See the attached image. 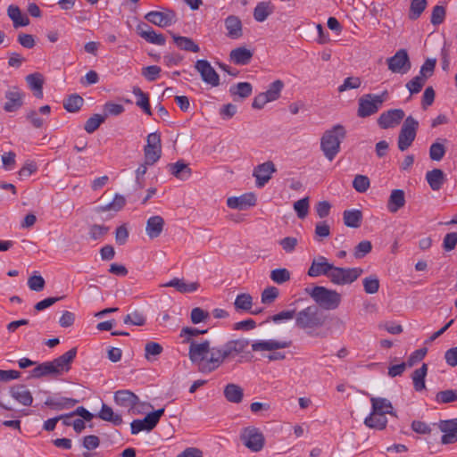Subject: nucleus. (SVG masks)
I'll return each instance as SVG.
<instances>
[{
    "label": "nucleus",
    "instance_id": "obj_1",
    "mask_svg": "<svg viewBox=\"0 0 457 457\" xmlns=\"http://www.w3.org/2000/svg\"><path fill=\"white\" fill-rule=\"evenodd\" d=\"M206 332V329L184 327L179 334L183 338L182 343L189 344L188 358L201 373L208 374L216 370L225 361L244 353L249 345V340L246 338L232 339L218 345H211L209 340L199 343L192 339Z\"/></svg>",
    "mask_w": 457,
    "mask_h": 457
},
{
    "label": "nucleus",
    "instance_id": "obj_2",
    "mask_svg": "<svg viewBox=\"0 0 457 457\" xmlns=\"http://www.w3.org/2000/svg\"><path fill=\"white\" fill-rule=\"evenodd\" d=\"M326 315L317 305H309L295 315V326L311 334L326 322Z\"/></svg>",
    "mask_w": 457,
    "mask_h": 457
},
{
    "label": "nucleus",
    "instance_id": "obj_3",
    "mask_svg": "<svg viewBox=\"0 0 457 457\" xmlns=\"http://www.w3.org/2000/svg\"><path fill=\"white\" fill-rule=\"evenodd\" d=\"M346 136L344 126L337 124L324 132L320 139V148L328 161H333L340 151V144Z\"/></svg>",
    "mask_w": 457,
    "mask_h": 457
},
{
    "label": "nucleus",
    "instance_id": "obj_4",
    "mask_svg": "<svg viewBox=\"0 0 457 457\" xmlns=\"http://www.w3.org/2000/svg\"><path fill=\"white\" fill-rule=\"evenodd\" d=\"M305 292L320 310H335L340 305L341 295L336 290L328 289L323 286H315L312 288H305Z\"/></svg>",
    "mask_w": 457,
    "mask_h": 457
},
{
    "label": "nucleus",
    "instance_id": "obj_5",
    "mask_svg": "<svg viewBox=\"0 0 457 457\" xmlns=\"http://www.w3.org/2000/svg\"><path fill=\"white\" fill-rule=\"evenodd\" d=\"M291 345L290 341H281V340H260L252 344V350L253 352H262V351H269L272 352L267 355L269 361H280L285 359V354L279 352H273L278 349L287 348Z\"/></svg>",
    "mask_w": 457,
    "mask_h": 457
},
{
    "label": "nucleus",
    "instance_id": "obj_6",
    "mask_svg": "<svg viewBox=\"0 0 457 457\" xmlns=\"http://www.w3.org/2000/svg\"><path fill=\"white\" fill-rule=\"evenodd\" d=\"M419 122L412 116H408L401 128L397 145L400 151L407 150L415 140Z\"/></svg>",
    "mask_w": 457,
    "mask_h": 457
},
{
    "label": "nucleus",
    "instance_id": "obj_7",
    "mask_svg": "<svg viewBox=\"0 0 457 457\" xmlns=\"http://www.w3.org/2000/svg\"><path fill=\"white\" fill-rule=\"evenodd\" d=\"M361 268H340L333 267L329 280L335 285H349L354 282L361 274Z\"/></svg>",
    "mask_w": 457,
    "mask_h": 457
},
{
    "label": "nucleus",
    "instance_id": "obj_8",
    "mask_svg": "<svg viewBox=\"0 0 457 457\" xmlns=\"http://www.w3.org/2000/svg\"><path fill=\"white\" fill-rule=\"evenodd\" d=\"M145 19L160 28L170 27L178 21L175 11L169 8H162L161 11H151L145 15Z\"/></svg>",
    "mask_w": 457,
    "mask_h": 457
},
{
    "label": "nucleus",
    "instance_id": "obj_9",
    "mask_svg": "<svg viewBox=\"0 0 457 457\" xmlns=\"http://www.w3.org/2000/svg\"><path fill=\"white\" fill-rule=\"evenodd\" d=\"M388 70L393 73L406 74L411 68L409 54L405 49H399L393 56L386 59Z\"/></svg>",
    "mask_w": 457,
    "mask_h": 457
},
{
    "label": "nucleus",
    "instance_id": "obj_10",
    "mask_svg": "<svg viewBox=\"0 0 457 457\" xmlns=\"http://www.w3.org/2000/svg\"><path fill=\"white\" fill-rule=\"evenodd\" d=\"M145 162L154 165L162 155L161 137L158 133H150L147 136V144L144 147Z\"/></svg>",
    "mask_w": 457,
    "mask_h": 457
},
{
    "label": "nucleus",
    "instance_id": "obj_11",
    "mask_svg": "<svg viewBox=\"0 0 457 457\" xmlns=\"http://www.w3.org/2000/svg\"><path fill=\"white\" fill-rule=\"evenodd\" d=\"M241 440L248 449L255 453L261 451L264 445V436L262 433L254 427L244 428L241 433Z\"/></svg>",
    "mask_w": 457,
    "mask_h": 457
},
{
    "label": "nucleus",
    "instance_id": "obj_12",
    "mask_svg": "<svg viewBox=\"0 0 457 457\" xmlns=\"http://www.w3.org/2000/svg\"><path fill=\"white\" fill-rule=\"evenodd\" d=\"M113 399L117 405L127 409L129 413H139L137 410L139 398L133 392L129 390H118L114 393Z\"/></svg>",
    "mask_w": 457,
    "mask_h": 457
},
{
    "label": "nucleus",
    "instance_id": "obj_13",
    "mask_svg": "<svg viewBox=\"0 0 457 457\" xmlns=\"http://www.w3.org/2000/svg\"><path fill=\"white\" fill-rule=\"evenodd\" d=\"M195 69L200 73L202 80L212 87L220 85V76L207 60H198Z\"/></svg>",
    "mask_w": 457,
    "mask_h": 457
},
{
    "label": "nucleus",
    "instance_id": "obj_14",
    "mask_svg": "<svg viewBox=\"0 0 457 457\" xmlns=\"http://www.w3.org/2000/svg\"><path fill=\"white\" fill-rule=\"evenodd\" d=\"M404 115L405 113L402 109H391L380 114L378 124L383 129L395 128L401 123Z\"/></svg>",
    "mask_w": 457,
    "mask_h": 457
},
{
    "label": "nucleus",
    "instance_id": "obj_15",
    "mask_svg": "<svg viewBox=\"0 0 457 457\" xmlns=\"http://www.w3.org/2000/svg\"><path fill=\"white\" fill-rule=\"evenodd\" d=\"M137 35L146 42L156 46H164L166 38L162 33H157L147 23L140 22L136 28Z\"/></svg>",
    "mask_w": 457,
    "mask_h": 457
},
{
    "label": "nucleus",
    "instance_id": "obj_16",
    "mask_svg": "<svg viewBox=\"0 0 457 457\" xmlns=\"http://www.w3.org/2000/svg\"><path fill=\"white\" fill-rule=\"evenodd\" d=\"M333 267L326 257L319 255L312 260L307 274L312 278L326 276L329 278Z\"/></svg>",
    "mask_w": 457,
    "mask_h": 457
},
{
    "label": "nucleus",
    "instance_id": "obj_17",
    "mask_svg": "<svg viewBox=\"0 0 457 457\" xmlns=\"http://www.w3.org/2000/svg\"><path fill=\"white\" fill-rule=\"evenodd\" d=\"M276 171L274 163L270 161L263 162L254 168L253 176L255 178L256 187H263L271 179L272 173Z\"/></svg>",
    "mask_w": 457,
    "mask_h": 457
},
{
    "label": "nucleus",
    "instance_id": "obj_18",
    "mask_svg": "<svg viewBox=\"0 0 457 457\" xmlns=\"http://www.w3.org/2000/svg\"><path fill=\"white\" fill-rule=\"evenodd\" d=\"M381 106L377 104L372 94L362 96L358 101L357 115L360 118H366L378 112Z\"/></svg>",
    "mask_w": 457,
    "mask_h": 457
},
{
    "label": "nucleus",
    "instance_id": "obj_19",
    "mask_svg": "<svg viewBox=\"0 0 457 457\" xmlns=\"http://www.w3.org/2000/svg\"><path fill=\"white\" fill-rule=\"evenodd\" d=\"M24 94L17 87H12L5 92L6 103L4 110L7 112H16L23 105Z\"/></svg>",
    "mask_w": 457,
    "mask_h": 457
},
{
    "label": "nucleus",
    "instance_id": "obj_20",
    "mask_svg": "<svg viewBox=\"0 0 457 457\" xmlns=\"http://www.w3.org/2000/svg\"><path fill=\"white\" fill-rule=\"evenodd\" d=\"M77 355V348L73 347L52 361L54 369L56 370V374L58 376L68 372L71 368V363Z\"/></svg>",
    "mask_w": 457,
    "mask_h": 457
},
{
    "label": "nucleus",
    "instance_id": "obj_21",
    "mask_svg": "<svg viewBox=\"0 0 457 457\" xmlns=\"http://www.w3.org/2000/svg\"><path fill=\"white\" fill-rule=\"evenodd\" d=\"M256 204V196L253 193L243 194L240 196L228 197L227 205L231 209L246 210Z\"/></svg>",
    "mask_w": 457,
    "mask_h": 457
},
{
    "label": "nucleus",
    "instance_id": "obj_22",
    "mask_svg": "<svg viewBox=\"0 0 457 457\" xmlns=\"http://www.w3.org/2000/svg\"><path fill=\"white\" fill-rule=\"evenodd\" d=\"M439 428L444 433L442 443L445 445L457 442V419L442 420Z\"/></svg>",
    "mask_w": 457,
    "mask_h": 457
},
{
    "label": "nucleus",
    "instance_id": "obj_23",
    "mask_svg": "<svg viewBox=\"0 0 457 457\" xmlns=\"http://www.w3.org/2000/svg\"><path fill=\"white\" fill-rule=\"evenodd\" d=\"M11 396L23 406H30L33 397L30 391L24 385H15L10 388Z\"/></svg>",
    "mask_w": 457,
    "mask_h": 457
},
{
    "label": "nucleus",
    "instance_id": "obj_24",
    "mask_svg": "<svg viewBox=\"0 0 457 457\" xmlns=\"http://www.w3.org/2000/svg\"><path fill=\"white\" fill-rule=\"evenodd\" d=\"M78 403L77 399L54 395L47 397L45 404L53 410L62 411L71 409Z\"/></svg>",
    "mask_w": 457,
    "mask_h": 457
},
{
    "label": "nucleus",
    "instance_id": "obj_25",
    "mask_svg": "<svg viewBox=\"0 0 457 457\" xmlns=\"http://www.w3.org/2000/svg\"><path fill=\"white\" fill-rule=\"evenodd\" d=\"M164 220L160 215H154L148 218L145 224V233L150 239L157 238L161 236L164 228Z\"/></svg>",
    "mask_w": 457,
    "mask_h": 457
},
{
    "label": "nucleus",
    "instance_id": "obj_26",
    "mask_svg": "<svg viewBox=\"0 0 457 457\" xmlns=\"http://www.w3.org/2000/svg\"><path fill=\"white\" fill-rule=\"evenodd\" d=\"M225 28L227 36L231 39H238L243 35L242 22L240 19L235 15H229L225 19Z\"/></svg>",
    "mask_w": 457,
    "mask_h": 457
},
{
    "label": "nucleus",
    "instance_id": "obj_27",
    "mask_svg": "<svg viewBox=\"0 0 457 457\" xmlns=\"http://www.w3.org/2000/svg\"><path fill=\"white\" fill-rule=\"evenodd\" d=\"M167 168L170 174L180 180L188 179L192 174V170L188 164L183 160H179L174 163H170Z\"/></svg>",
    "mask_w": 457,
    "mask_h": 457
},
{
    "label": "nucleus",
    "instance_id": "obj_28",
    "mask_svg": "<svg viewBox=\"0 0 457 457\" xmlns=\"http://www.w3.org/2000/svg\"><path fill=\"white\" fill-rule=\"evenodd\" d=\"M405 204V195L404 192L402 189H394L392 190L388 202H387V210L395 213L401 208H403Z\"/></svg>",
    "mask_w": 457,
    "mask_h": 457
},
{
    "label": "nucleus",
    "instance_id": "obj_29",
    "mask_svg": "<svg viewBox=\"0 0 457 457\" xmlns=\"http://www.w3.org/2000/svg\"><path fill=\"white\" fill-rule=\"evenodd\" d=\"M7 14L12 20L14 28L25 27L29 24V19L26 14H23L21 9L14 4L8 6Z\"/></svg>",
    "mask_w": 457,
    "mask_h": 457
},
{
    "label": "nucleus",
    "instance_id": "obj_30",
    "mask_svg": "<svg viewBox=\"0 0 457 457\" xmlns=\"http://www.w3.org/2000/svg\"><path fill=\"white\" fill-rule=\"evenodd\" d=\"M173 41L178 48L187 52L198 53L199 46L190 37L176 35L170 32Z\"/></svg>",
    "mask_w": 457,
    "mask_h": 457
},
{
    "label": "nucleus",
    "instance_id": "obj_31",
    "mask_svg": "<svg viewBox=\"0 0 457 457\" xmlns=\"http://www.w3.org/2000/svg\"><path fill=\"white\" fill-rule=\"evenodd\" d=\"M426 180L432 190H439L445 181V174L440 169H433L426 174Z\"/></svg>",
    "mask_w": 457,
    "mask_h": 457
},
{
    "label": "nucleus",
    "instance_id": "obj_32",
    "mask_svg": "<svg viewBox=\"0 0 457 457\" xmlns=\"http://www.w3.org/2000/svg\"><path fill=\"white\" fill-rule=\"evenodd\" d=\"M223 394L228 402L239 403L243 400L244 390L240 386L229 383L224 387Z\"/></svg>",
    "mask_w": 457,
    "mask_h": 457
},
{
    "label": "nucleus",
    "instance_id": "obj_33",
    "mask_svg": "<svg viewBox=\"0 0 457 457\" xmlns=\"http://www.w3.org/2000/svg\"><path fill=\"white\" fill-rule=\"evenodd\" d=\"M229 57L235 64L245 65L250 62L253 53L245 47H237L230 52Z\"/></svg>",
    "mask_w": 457,
    "mask_h": 457
},
{
    "label": "nucleus",
    "instance_id": "obj_34",
    "mask_svg": "<svg viewBox=\"0 0 457 457\" xmlns=\"http://www.w3.org/2000/svg\"><path fill=\"white\" fill-rule=\"evenodd\" d=\"M165 287L176 288L179 293H192L198 289L199 284L197 282L187 283L184 279L175 278L165 284Z\"/></svg>",
    "mask_w": 457,
    "mask_h": 457
},
{
    "label": "nucleus",
    "instance_id": "obj_35",
    "mask_svg": "<svg viewBox=\"0 0 457 457\" xmlns=\"http://www.w3.org/2000/svg\"><path fill=\"white\" fill-rule=\"evenodd\" d=\"M26 81L29 88L33 91L34 96L37 98L43 97L44 79L40 73H32L26 77Z\"/></svg>",
    "mask_w": 457,
    "mask_h": 457
},
{
    "label": "nucleus",
    "instance_id": "obj_36",
    "mask_svg": "<svg viewBox=\"0 0 457 457\" xmlns=\"http://www.w3.org/2000/svg\"><path fill=\"white\" fill-rule=\"evenodd\" d=\"M155 427L156 425L148 414L143 420H134L130 423L132 435H137L141 431H151Z\"/></svg>",
    "mask_w": 457,
    "mask_h": 457
},
{
    "label": "nucleus",
    "instance_id": "obj_37",
    "mask_svg": "<svg viewBox=\"0 0 457 457\" xmlns=\"http://www.w3.org/2000/svg\"><path fill=\"white\" fill-rule=\"evenodd\" d=\"M98 417L104 421L112 423L114 426H120L122 423L121 415L114 412L113 410L105 403L102 404Z\"/></svg>",
    "mask_w": 457,
    "mask_h": 457
},
{
    "label": "nucleus",
    "instance_id": "obj_38",
    "mask_svg": "<svg viewBox=\"0 0 457 457\" xmlns=\"http://www.w3.org/2000/svg\"><path fill=\"white\" fill-rule=\"evenodd\" d=\"M344 223L349 228H357L361 226L362 213L360 210H346L343 213Z\"/></svg>",
    "mask_w": 457,
    "mask_h": 457
},
{
    "label": "nucleus",
    "instance_id": "obj_39",
    "mask_svg": "<svg viewBox=\"0 0 457 457\" xmlns=\"http://www.w3.org/2000/svg\"><path fill=\"white\" fill-rule=\"evenodd\" d=\"M370 401L372 404L371 412L384 416H386V413L392 414L393 406L389 400L380 397H372Z\"/></svg>",
    "mask_w": 457,
    "mask_h": 457
},
{
    "label": "nucleus",
    "instance_id": "obj_40",
    "mask_svg": "<svg viewBox=\"0 0 457 457\" xmlns=\"http://www.w3.org/2000/svg\"><path fill=\"white\" fill-rule=\"evenodd\" d=\"M49 375L54 377L58 376L56 374V370L54 369L52 361L40 363L30 371V377L36 378H39Z\"/></svg>",
    "mask_w": 457,
    "mask_h": 457
},
{
    "label": "nucleus",
    "instance_id": "obj_41",
    "mask_svg": "<svg viewBox=\"0 0 457 457\" xmlns=\"http://www.w3.org/2000/svg\"><path fill=\"white\" fill-rule=\"evenodd\" d=\"M428 373V365L423 363L420 368L415 370L411 375L413 387L417 392L425 389V378Z\"/></svg>",
    "mask_w": 457,
    "mask_h": 457
},
{
    "label": "nucleus",
    "instance_id": "obj_42",
    "mask_svg": "<svg viewBox=\"0 0 457 457\" xmlns=\"http://www.w3.org/2000/svg\"><path fill=\"white\" fill-rule=\"evenodd\" d=\"M132 93L137 97L136 104L141 108L147 115H152V110L149 103V96L146 93L143 92L140 87H134Z\"/></svg>",
    "mask_w": 457,
    "mask_h": 457
},
{
    "label": "nucleus",
    "instance_id": "obj_43",
    "mask_svg": "<svg viewBox=\"0 0 457 457\" xmlns=\"http://www.w3.org/2000/svg\"><path fill=\"white\" fill-rule=\"evenodd\" d=\"M364 424L370 428L382 430L386 427L387 419L384 415L370 412V414L365 418Z\"/></svg>",
    "mask_w": 457,
    "mask_h": 457
},
{
    "label": "nucleus",
    "instance_id": "obj_44",
    "mask_svg": "<svg viewBox=\"0 0 457 457\" xmlns=\"http://www.w3.org/2000/svg\"><path fill=\"white\" fill-rule=\"evenodd\" d=\"M83 103V98L80 96L74 94L71 95L63 101V107L69 112H76L81 108Z\"/></svg>",
    "mask_w": 457,
    "mask_h": 457
},
{
    "label": "nucleus",
    "instance_id": "obj_45",
    "mask_svg": "<svg viewBox=\"0 0 457 457\" xmlns=\"http://www.w3.org/2000/svg\"><path fill=\"white\" fill-rule=\"evenodd\" d=\"M445 152L446 147L445 144L437 139L429 147V158L432 161L439 162L444 158Z\"/></svg>",
    "mask_w": 457,
    "mask_h": 457
},
{
    "label": "nucleus",
    "instance_id": "obj_46",
    "mask_svg": "<svg viewBox=\"0 0 457 457\" xmlns=\"http://www.w3.org/2000/svg\"><path fill=\"white\" fill-rule=\"evenodd\" d=\"M253 91V87L248 82H239L230 87L229 92L233 96H238L241 98L248 97Z\"/></svg>",
    "mask_w": 457,
    "mask_h": 457
},
{
    "label": "nucleus",
    "instance_id": "obj_47",
    "mask_svg": "<svg viewBox=\"0 0 457 457\" xmlns=\"http://www.w3.org/2000/svg\"><path fill=\"white\" fill-rule=\"evenodd\" d=\"M104 120H105V116H103L98 113L94 114L93 116L88 118L87 120V121L85 122L84 129L87 133L92 134L101 126L102 123L104 122Z\"/></svg>",
    "mask_w": 457,
    "mask_h": 457
},
{
    "label": "nucleus",
    "instance_id": "obj_48",
    "mask_svg": "<svg viewBox=\"0 0 457 457\" xmlns=\"http://www.w3.org/2000/svg\"><path fill=\"white\" fill-rule=\"evenodd\" d=\"M284 87V83L280 79L273 81L266 92L263 94L269 98L270 102L277 100L280 96L281 90Z\"/></svg>",
    "mask_w": 457,
    "mask_h": 457
},
{
    "label": "nucleus",
    "instance_id": "obj_49",
    "mask_svg": "<svg viewBox=\"0 0 457 457\" xmlns=\"http://www.w3.org/2000/svg\"><path fill=\"white\" fill-rule=\"evenodd\" d=\"M427 0H411L410 6L409 18L417 20L426 9Z\"/></svg>",
    "mask_w": 457,
    "mask_h": 457
},
{
    "label": "nucleus",
    "instance_id": "obj_50",
    "mask_svg": "<svg viewBox=\"0 0 457 457\" xmlns=\"http://www.w3.org/2000/svg\"><path fill=\"white\" fill-rule=\"evenodd\" d=\"M270 13L271 10L269 6V4L265 2H261L254 8L253 17L257 21L262 22L268 18V16Z\"/></svg>",
    "mask_w": 457,
    "mask_h": 457
},
{
    "label": "nucleus",
    "instance_id": "obj_51",
    "mask_svg": "<svg viewBox=\"0 0 457 457\" xmlns=\"http://www.w3.org/2000/svg\"><path fill=\"white\" fill-rule=\"evenodd\" d=\"M237 310L250 311L253 305V298L249 294H239L234 303Z\"/></svg>",
    "mask_w": 457,
    "mask_h": 457
},
{
    "label": "nucleus",
    "instance_id": "obj_52",
    "mask_svg": "<svg viewBox=\"0 0 457 457\" xmlns=\"http://www.w3.org/2000/svg\"><path fill=\"white\" fill-rule=\"evenodd\" d=\"M427 79L420 75L412 78L409 82L406 83V88L409 90L411 95L418 94L421 91L425 86Z\"/></svg>",
    "mask_w": 457,
    "mask_h": 457
},
{
    "label": "nucleus",
    "instance_id": "obj_53",
    "mask_svg": "<svg viewBox=\"0 0 457 457\" xmlns=\"http://www.w3.org/2000/svg\"><path fill=\"white\" fill-rule=\"evenodd\" d=\"M436 401L438 403H450L457 401V390L448 389L440 391L436 395Z\"/></svg>",
    "mask_w": 457,
    "mask_h": 457
},
{
    "label": "nucleus",
    "instance_id": "obj_54",
    "mask_svg": "<svg viewBox=\"0 0 457 457\" xmlns=\"http://www.w3.org/2000/svg\"><path fill=\"white\" fill-rule=\"evenodd\" d=\"M370 186V179L365 175H356L353 180V187L358 193H365Z\"/></svg>",
    "mask_w": 457,
    "mask_h": 457
},
{
    "label": "nucleus",
    "instance_id": "obj_55",
    "mask_svg": "<svg viewBox=\"0 0 457 457\" xmlns=\"http://www.w3.org/2000/svg\"><path fill=\"white\" fill-rule=\"evenodd\" d=\"M163 351L162 346L156 342H147L145 345V358L148 361L152 360L153 356L160 355Z\"/></svg>",
    "mask_w": 457,
    "mask_h": 457
},
{
    "label": "nucleus",
    "instance_id": "obj_56",
    "mask_svg": "<svg viewBox=\"0 0 457 457\" xmlns=\"http://www.w3.org/2000/svg\"><path fill=\"white\" fill-rule=\"evenodd\" d=\"M270 278L277 284H283L290 279V272L285 268L275 269L270 272Z\"/></svg>",
    "mask_w": 457,
    "mask_h": 457
},
{
    "label": "nucleus",
    "instance_id": "obj_57",
    "mask_svg": "<svg viewBox=\"0 0 457 457\" xmlns=\"http://www.w3.org/2000/svg\"><path fill=\"white\" fill-rule=\"evenodd\" d=\"M362 283H363L364 291L367 294H370V295L375 294L379 289V280H378V277L375 275L365 278L363 279Z\"/></svg>",
    "mask_w": 457,
    "mask_h": 457
},
{
    "label": "nucleus",
    "instance_id": "obj_58",
    "mask_svg": "<svg viewBox=\"0 0 457 457\" xmlns=\"http://www.w3.org/2000/svg\"><path fill=\"white\" fill-rule=\"evenodd\" d=\"M436 64V59H427L421 65L419 75L428 80L434 74Z\"/></svg>",
    "mask_w": 457,
    "mask_h": 457
},
{
    "label": "nucleus",
    "instance_id": "obj_59",
    "mask_svg": "<svg viewBox=\"0 0 457 457\" xmlns=\"http://www.w3.org/2000/svg\"><path fill=\"white\" fill-rule=\"evenodd\" d=\"M294 209L299 219H304L309 212V198L304 197L294 204Z\"/></svg>",
    "mask_w": 457,
    "mask_h": 457
},
{
    "label": "nucleus",
    "instance_id": "obj_60",
    "mask_svg": "<svg viewBox=\"0 0 457 457\" xmlns=\"http://www.w3.org/2000/svg\"><path fill=\"white\" fill-rule=\"evenodd\" d=\"M361 85V80L359 77H347L345 79L342 85L337 88L338 92H344L350 89L359 88Z\"/></svg>",
    "mask_w": 457,
    "mask_h": 457
},
{
    "label": "nucleus",
    "instance_id": "obj_61",
    "mask_svg": "<svg viewBox=\"0 0 457 457\" xmlns=\"http://www.w3.org/2000/svg\"><path fill=\"white\" fill-rule=\"evenodd\" d=\"M109 231V227L104 225L94 224L89 228V237L93 240H99L104 237Z\"/></svg>",
    "mask_w": 457,
    "mask_h": 457
},
{
    "label": "nucleus",
    "instance_id": "obj_62",
    "mask_svg": "<svg viewBox=\"0 0 457 457\" xmlns=\"http://www.w3.org/2000/svg\"><path fill=\"white\" fill-rule=\"evenodd\" d=\"M104 116H105L106 118L107 116H118L121 114L125 111V109L122 104H115L112 102H107L104 105Z\"/></svg>",
    "mask_w": 457,
    "mask_h": 457
},
{
    "label": "nucleus",
    "instance_id": "obj_63",
    "mask_svg": "<svg viewBox=\"0 0 457 457\" xmlns=\"http://www.w3.org/2000/svg\"><path fill=\"white\" fill-rule=\"evenodd\" d=\"M161 71H162V69L159 66L150 65V66L144 67L142 69L141 73L145 78L146 80L152 82V81L156 80L159 78Z\"/></svg>",
    "mask_w": 457,
    "mask_h": 457
},
{
    "label": "nucleus",
    "instance_id": "obj_64",
    "mask_svg": "<svg viewBox=\"0 0 457 457\" xmlns=\"http://www.w3.org/2000/svg\"><path fill=\"white\" fill-rule=\"evenodd\" d=\"M123 322L134 326H143L145 323V317L139 312H134L126 315Z\"/></svg>",
    "mask_w": 457,
    "mask_h": 457
}]
</instances>
